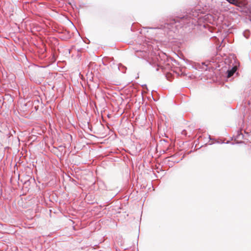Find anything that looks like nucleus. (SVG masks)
I'll return each mask as SVG.
<instances>
[{"label":"nucleus","mask_w":251,"mask_h":251,"mask_svg":"<svg viewBox=\"0 0 251 251\" xmlns=\"http://www.w3.org/2000/svg\"><path fill=\"white\" fill-rule=\"evenodd\" d=\"M190 15H191V14H190V15H186L185 16L181 17L179 20L178 22L180 23L181 24L187 25V26H190L191 25L195 24L197 21V19H196L197 17L196 14H195L193 13V17H191Z\"/></svg>","instance_id":"1"},{"label":"nucleus","mask_w":251,"mask_h":251,"mask_svg":"<svg viewBox=\"0 0 251 251\" xmlns=\"http://www.w3.org/2000/svg\"><path fill=\"white\" fill-rule=\"evenodd\" d=\"M180 19V18H178L176 19H174L172 20L170 23H166L164 27L165 28H167L170 31H173V32H175V29H177L179 26V24L181 25H180V27H181L182 25H184L183 24H181L180 23L178 22L179 20Z\"/></svg>","instance_id":"2"},{"label":"nucleus","mask_w":251,"mask_h":251,"mask_svg":"<svg viewBox=\"0 0 251 251\" xmlns=\"http://www.w3.org/2000/svg\"><path fill=\"white\" fill-rule=\"evenodd\" d=\"M237 68L236 67H233L232 68L231 70H228L227 71V77H230L232 75L235 73L236 71Z\"/></svg>","instance_id":"3"},{"label":"nucleus","mask_w":251,"mask_h":251,"mask_svg":"<svg viewBox=\"0 0 251 251\" xmlns=\"http://www.w3.org/2000/svg\"><path fill=\"white\" fill-rule=\"evenodd\" d=\"M230 3L234 4L235 5H238L239 2L238 0H226Z\"/></svg>","instance_id":"4"},{"label":"nucleus","mask_w":251,"mask_h":251,"mask_svg":"<svg viewBox=\"0 0 251 251\" xmlns=\"http://www.w3.org/2000/svg\"><path fill=\"white\" fill-rule=\"evenodd\" d=\"M243 134L241 132V131H238L237 132V135L236 136V139L243 138Z\"/></svg>","instance_id":"5"},{"label":"nucleus","mask_w":251,"mask_h":251,"mask_svg":"<svg viewBox=\"0 0 251 251\" xmlns=\"http://www.w3.org/2000/svg\"><path fill=\"white\" fill-rule=\"evenodd\" d=\"M243 34H244V36L246 38H248V37H249L248 31H245Z\"/></svg>","instance_id":"6"}]
</instances>
